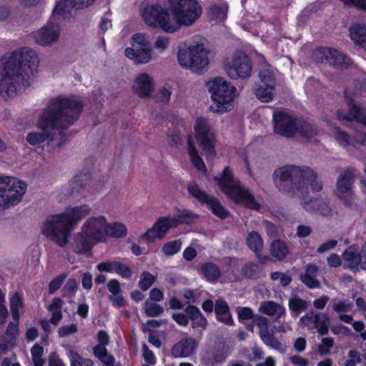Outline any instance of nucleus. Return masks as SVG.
Listing matches in <instances>:
<instances>
[{"label":"nucleus","mask_w":366,"mask_h":366,"mask_svg":"<svg viewBox=\"0 0 366 366\" xmlns=\"http://www.w3.org/2000/svg\"><path fill=\"white\" fill-rule=\"evenodd\" d=\"M352 147L366 149V133L357 132L355 136Z\"/></svg>","instance_id":"nucleus-62"},{"label":"nucleus","mask_w":366,"mask_h":366,"mask_svg":"<svg viewBox=\"0 0 366 366\" xmlns=\"http://www.w3.org/2000/svg\"><path fill=\"white\" fill-rule=\"evenodd\" d=\"M176 221L172 220V217L159 218L153 227L144 233L141 239H147L153 241L164 237L170 228L175 227Z\"/></svg>","instance_id":"nucleus-22"},{"label":"nucleus","mask_w":366,"mask_h":366,"mask_svg":"<svg viewBox=\"0 0 366 366\" xmlns=\"http://www.w3.org/2000/svg\"><path fill=\"white\" fill-rule=\"evenodd\" d=\"M343 259L348 263L350 268L360 267L359 254H356L355 247H348L342 254Z\"/></svg>","instance_id":"nucleus-46"},{"label":"nucleus","mask_w":366,"mask_h":366,"mask_svg":"<svg viewBox=\"0 0 366 366\" xmlns=\"http://www.w3.org/2000/svg\"><path fill=\"white\" fill-rule=\"evenodd\" d=\"M270 249L272 254L278 259H284L288 253L286 244L280 240L274 241L271 244Z\"/></svg>","instance_id":"nucleus-47"},{"label":"nucleus","mask_w":366,"mask_h":366,"mask_svg":"<svg viewBox=\"0 0 366 366\" xmlns=\"http://www.w3.org/2000/svg\"><path fill=\"white\" fill-rule=\"evenodd\" d=\"M170 87L164 86L157 94V100L162 103H168L171 97Z\"/></svg>","instance_id":"nucleus-58"},{"label":"nucleus","mask_w":366,"mask_h":366,"mask_svg":"<svg viewBox=\"0 0 366 366\" xmlns=\"http://www.w3.org/2000/svg\"><path fill=\"white\" fill-rule=\"evenodd\" d=\"M76 6L74 0H61L54 7L50 20L41 29L33 32L32 37L39 45L46 46L56 43L60 36L58 21L69 16Z\"/></svg>","instance_id":"nucleus-5"},{"label":"nucleus","mask_w":366,"mask_h":366,"mask_svg":"<svg viewBox=\"0 0 366 366\" xmlns=\"http://www.w3.org/2000/svg\"><path fill=\"white\" fill-rule=\"evenodd\" d=\"M96 244V242L81 230V232L74 234L72 242L71 243V248L76 254H86L89 252Z\"/></svg>","instance_id":"nucleus-25"},{"label":"nucleus","mask_w":366,"mask_h":366,"mask_svg":"<svg viewBox=\"0 0 366 366\" xmlns=\"http://www.w3.org/2000/svg\"><path fill=\"white\" fill-rule=\"evenodd\" d=\"M144 310L147 316L156 317L161 315L164 310L158 304L151 300H147L144 303Z\"/></svg>","instance_id":"nucleus-51"},{"label":"nucleus","mask_w":366,"mask_h":366,"mask_svg":"<svg viewBox=\"0 0 366 366\" xmlns=\"http://www.w3.org/2000/svg\"><path fill=\"white\" fill-rule=\"evenodd\" d=\"M193 128L197 143L207 157L213 158L216 155L217 134L212 121L199 117L195 119Z\"/></svg>","instance_id":"nucleus-12"},{"label":"nucleus","mask_w":366,"mask_h":366,"mask_svg":"<svg viewBox=\"0 0 366 366\" xmlns=\"http://www.w3.org/2000/svg\"><path fill=\"white\" fill-rule=\"evenodd\" d=\"M26 184L14 177L0 174V212L17 205L23 199Z\"/></svg>","instance_id":"nucleus-10"},{"label":"nucleus","mask_w":366,"mask_h":366,"mask_svg":"<svg viewBox=\"0 0 366 366\" xmlns=\"http://www.w3.org/2000/svg\"><path fill=\"white\" fill-rule=\"evenodd\" d=\"M277 71L272 66L267 65L259 71V78L261 79V85L269 86L272 84L273 87L276 86Z\"/></svg>","instance_id":"nucleus-34"},{"label":"nucleus","mask_w":366,"mask_h":366,"mask_svg":"<svg viewBox=\"0 0 366 366\" xmlns=\"http://www.w3.org/2000/svg\"><path fill=\"white\" fill-rule=\"evenodd\" d=\"M309 304L305 300L297 297L289 299L288 307L293 316H297L300 313L307 310Z\"/></svg>","instance_id":"nucleus-39"},{"label":"nucleus","mask_w":366,"mask_h":366,"mask_svg":"<svg viewBox=\"0 0 366 366\" xmlns=\"http://www.w3.org/2000/svg\"><path fill=\"white\" fill-rule=\"evenodd\" d=\"M206 86L214 103L209 107L214 113L224 114L234 108L235 98L238 95L237 88L222 77L217 76L209 80Z\"/></svg>","instance_id":"nucleus-6"},{"label":"nucleus","mask_w":366,"mask_h":366,"mask_svg":"<svg viewBox=\"0 0 366 366\" xmlns=\"http://www.w3.org/2000/svg\"><path fill=\"white\" fill-rule=\"evenodd\" d=\"M66 355L70 360L71 366H94V362L92 360L81 357L72 349H69Z\"/></svg>","instance_id":"nucleus-42"},{"label":"nucleus","mask_w":366,"mask_h":366,"mask_svg":"<svg viewBox=\"0 0 366 366\" xmlns=\"http://www.w3.org/2000/svg\"><path fill=\"white\" fill-rule=\"evenodd\" d=\"M201 272L209 282H216L221 275L219 268L212 262L204 264L201 267Z\"/></svg>","instance_id":"nucleus-35"},{"label":"nucleus","mask_w":366,"mask_h":366,"mask_svg":"<svg viewBox=\"0 0 366 366\" xmlns=\"http://www.w3.org/2000/svg\"><path fill=\"white\" fill-rule=\"evenodd\" d=\"M315 61L329 64L337 68L347 69L352 61L350 57L335 49L320 47L313 54Z\"/></svg>","instance_id":"nucleus-14"},{"label":"nucleus","mask_w":366,"mask_h":366,"mask_svg":"<svg viewBox=\"0 0 366 366\" xmlns=\"http://www.w3.org/2000/svg\"><path fill=\"white\" fill-rule=\"evenodd\" d=\"M223 68L232 79H246L252 73L251 61L243 51H237L230 58L225 59Z\"/></svg>","instance_id":"nucleus-13"},{"label":"nucleus","mask_w":366,"mask_h":366,"mask_svg":"<svg viewBox=\"0 0 366 366\" xmlns=\"http://www.w3.org/2000/svg\"><path fill=\"white\" fill-rule=\"evenodd\" d=\"M91 207L88 204H81L76 207H69L62 212L65 217L74 229V226L91 212Z\"/></svg>","instance_id":"nucleus-26"},{"label":"nucleus","mask_w":366,"mask_h":366,"mask_svg":"<svg viewBox=\"0 0 366 366\" xmlns=\"http://www.w3.org/2000/svg\"><path fill=\"white\" fill-rule=\"evenodd\" d=\"M197 215L189 209H182L178 211L175 217H172V220L176 221L175 227L179 224H189L194 219L197 218Z\"/></svg>","instance_id":"nucleus-44"},{"label":"nucleus","mask_w":366,"mask_h":366,"mask_svg":"<svg viewBox=\"0 0 366 366\" xmlns=\"http://www.w3.org/2000/svg\"><path fill=\"white\" fill-rule=\"evenodd\" d=\"M337 244V241L335 239H331L327 242H324L317 248V252L322 254L329 252L330 250L334 249Z\"/></svg>","instance_id":"nucleus-64"},{"label":"nucleus","mask_w":366,"mask_h":366,"mask_svg":"<svg viewBox=\"0 0 366 366\" xmlns=\"http://www.w3.org/2000/svg\"><path fill=\"white\" fill-rule=\"evenodd\" d=\"M72 227L62 212L49 215L41 226V233L61 247L69 242Z\"/></svg>","instance_id":"nucleus-9"},{"label":"nucleus","mask_w":366,"mask_h":366,"mask_svg":"<svg viewBox=\"0 0 366 366\" xmlns=\"http://www.w3.org/2000/svg\"><path fill=\"white\" fill-rule=\"evenodd\" d=\"M66 277V275L63 274L52 280L49 285V293L53 294L55 291L59 289Z\"/></svg>","instance_id":"nucleus-59"},{"label":"nucleus","mask_w":366,"mask_h":366,"mask_svg":"<svg viewBox=\"0 0 366 366\" xmlns=\"http://www.w3.org/2000/svg\"><path fill=\"white\" fill-rule=\"evenodd\" d=\"M222 191L236 203L242 204L247 207L259 210L261 205L256 201L249 190L242 186L238 179H234L228 167L224 168L220 177H216Z\"/></svg>","instance_id":"nucleus-8"},{"label":"nucleus","mask_w":366,"mask_h":366,"mask_svg":"<svg viewBox=\"0 0 366 366\" xmlns=\"http://www.w3.org/2000/svg\"><path fill=\"white\" fill-rule=\"evenodd\" d=\"M273 119L274 132L282 136L291 137L298 134L310 141H317V129L307 122L281 111L274 112Z\"/></svg>","instance_id":"nucleus-7"},{"label":"nucleus","mask_w":366,"mask_h":366,"mask_svg":"<svg viewBox=\"0 0 366 366\" xmlns=\"http://www.w3.org/2000/svg\"><path fill=\"white\" fill-rule=\"evenodd\" d=\"M242 273L247 278L256 279L259 277L260 269L257 264L248 262L242 267Z\"/></svg>","instance_id":"nucleus-50"},{"label":"nucleus","mask_w":366,"mask_h":366,"mask_svg":"<svg viewBox=\"0 0 366 366\" xmlns=\"http://www.w3.org/2000/svg\"><path fill=\"white\" fill-rule=\"evenodd\" d=\"M76 331L77 325L76 324H71L60 327L58 330V334L60 337H66L75 333Z\"/></svg>","instance_id":"nucleus-61"},{"label":"nucleus","mask_w":366,"mask_h":366,"mask_svg":"<svg viewBox=\"0 0 366 366\" xmlns=\"http://www.w3.org/2000/svg\"><path fill=\"white\" fill-rule=\"evenodd\" d=\"M154 277L147 272H143L140 276L139 286L142 290H147L154 282Z\"/></svg>","instance_id":"nucleus-54"},{"label":"nucleus","mask_w":366,"mask_h":366,"mask_svg":"<svg viewBox=\"0 0 366 366\" xmlns=\"http://www.w3.org/2000/svg\"><path fill=\"white\" fill-rule=\"evenodd\" d=\"M171 39L165 36H158L154 41V49L159 54L165 53L169 48Z\"/></svg>","instance_id":"nucleus-48"},{"label":"nucleus","mask_w":366,"mask_h":366,"mask_svg":"<svg viewBox=\"0 0 366 366\" xmlns=\"http://www.w3.org/2000/svg\"><path fill=\"white\" fill-rule=\"evenodd\" d=\"M177 60L182 68L201 74L209 64L208 51L202 44L179 47Z\"/></svg>","instance_id":"nucleus-11"},{"label":"nucleus","mask_w":366,"mask_h":366,"mask_svg":"<svg viewBox=\"0 0 366 366\" xmlns=\"http://www.w3.org/2000/svg\"><path fill=\"white\" fill-rule=\"evenodd\" d=\"M19 322L14 320L10 322L5 332L4 338L9 346H14L17 342V337L19 336Z\"/></svg>","instance_id":"nucleus-41"},{"label":"nucleus","mask_w":366,"mask_h":366,"mask_svg":"<svg viewBox=\"0 0 366 366\" xmlns=\"http://www.w3.org/2000/svg\"><path fill=\"white\" fill-rule=\"evenodd\" d=\"M81 110V103L76 99L61 97L51 99L41 111L37 130L27 134L26 142L35 147L51 143L60 147L66 142L64 130L77 120Z\"/></svg>","instance_id":"nucleus-1"},{"label":"nucleus","mask_w":366,"mask_h":366,"mask_svg":"<svg viewBox=\"0 0 366 366\" xmlns=\"http://www.w3.org/2000/svg\"><path fill=\"white\" fill-rule=\"evenodd\" d=\"M188 154L190 157V160L197 169L199 171L206 172V167L202 159L198 154L194 143L192 140V136L188 137Z\"/></svg>","instance_id":"nucleus-33"},{"label":"nucleus","mask_w":366,"mask_h":366,"mask_svg":"<svg viewBox=\"0 0 366 366\" xmlns=\"http://www.w3.org/2000/svg\"><path fill=\"white\" fill-rule=\"evenodd\" d=\"M0 74V97L14 98L31 85V78L38 72L39 58L29 47L15 49L3 59Z\"/></svg>","instance_id":"nucleus-3"},{"label":"nucleus","mask_w":366,"mask_h":366,"mask_svg":"<svg viewBox=\"0 0 366 366\" xmlns=\"http://www.w3.org/2000/svg\"><path fill=\"white\" fill-rule=\"evenodd\" d=\"M299 324L310 331L317 330L320 335H325L329 331L330 318L325 312H310L300 318Z\"/></svg>","instance_id":"nucleus-18"},{"label":"nucleus","mask_w":366,"mask_h":366,"mask_svg":"<svg viewBox=\"0 0 366 366\" xmlns=\"http://www.w3.org/2000/svg\"><path fill=\"white\" fill-rule=\"evenodd\" d=\"M276 187L282 192L291 193L301 200L302 207L307 212L327 216L331 208L327 199H309L306 195L310 189L314 192L322 189V183L317 173L307 166L287 165L277 169L273 174Z\"/></svg>","instance_id":"nucleus-2"},{"label":"nucleus","mask_w":366,"mask_h":366,"mask_svg":"<svg viewBox=\"0 0 366 366\" xmlns=\"http://www.w3.org/2000/svg\"><path fill=\"white\" fill-rule=\"evenodd\" d=\"M350 36L352 41L366 51V25L354 24L350 28Z\"/></svg>","instance_id":"nucleus-29"},{"label":"nucleus","mask_w":366,"mask_h":366,"mask_svg":"<svg viewBox=\"0 0 366 366\" xmlns=\"http://www.w3.org/2000/svg\"><path fill=\"white\" fill-rule=\"evenodd\" d=\"M107 219L104 215L87 218L81 227V231L96 243L105 242V231Z\"/></svg>","instance_id":"nucleus-15"},{"label":"nucleus","mask_w":366,"mask_h":366,"mask_svg":"<svg viewBox=\"0 0 366 366\" xmlns=\"http://www.w3.org/2000/svg\"><path fill=\"white\" fill-rule=\"evenodd\" d=\"M187 190L199 202L206 203L216 216L221 219H224L227 216V210L221 205L219 202L216 198L210 197L204 191H202L197 184H189Z\"/></svg>","instance_id":"nucleus-19"},{"label":"nucleus","mask_w":366,"mask_h":366,"mask_svg":"<svg viewBox=\"0 0 366 366\" xmlns=\"http://www.w3.org/2000/svg\"><path fill=\"white\" fill-rule=\"evenodd\" d=\"M172 16L167 9L159 4H147L142 8V16L146 24L161 29L166 33H174L182 26H192L202 15V8L197 0H168Z\"/></svg>","instance_id":"nucleus-4"},{"label":"nucleus","mask_w":366,"mask_h":366,"mask_svg":"<svg viewBox=\"0 0 366 366\" xmlns=\"http://www.w3.org/2000/svg\"><path fill=\"white\" fill-rule=\"evenodd\" d=\"M124 54L136 65L147 64L154 59L153 51L150 46L128 47Z\"/></svg>","instance_id":"nucleus-24"},{"label":"nucleus","mask_w":366,"mask_h":366,"mask_svg":"<svg viewBox=\"0 0 366 366\" xmlns=\"http://www.w3.org/2000/svg\"><path fill=\"white\" fill-rule=\"evenodd\" d=\"M355 169H347L343 171L337 181L336 195L347 206H350L354 200L353 183Z\"/></svg>","instance_id":"nucleus-16"},{"label":"nucleus","mask_w":366,"mask_h":366,"mask_svg":"<svg viewBox=\"0 0 366 366\" xmlns=\"http://www.w3.org/2000/svg\"><path fill=\"white\" fill-rule=\"evenodd\" d=\"M227 9L225 3L219 5L213 4L209 9V15L214 19L224 20L227 18Z\"/></svg>","instance_id":"nucleus-45"},{"label":"nucleus","mask_w":366,"mask_h":366,"mask_svg":"<svg viewBox=\"0 0 366 366\" xmlns=\"http://www.w3.org/2000/svg\"><path fill=\"white\" fill-rule=\"evenodd\" d=\"M259 312L268 316H277L280 319L285 315V308L273 301H264L260 303Z\"/></svg>","instance_id":"nucleus-27"},{"label":"nucleus","mask_w":366,"mask_h":366,"mask_svg":"<svg viewBox=\"0 0 366 366\" xmlns=\"http://www.w3.org/2000/svg\"><path fill=\"white\" fill-rule=\"evenodd\" d=\"M117 261H105L102 262L101 263H99L97 265V269L101 272H115L116 270V265H117Z\"/></svg>","instance_id":"nucleus-57"},{"label":"nucleus","mask_w":366,"mask_h":366,"mask_svg":"<svg viewBox=\"0 0 366 366\" xmlns=\"http://www.w3.org/2000/svg\"><path fill=\"white\" fill-rule=\"evenodd\" d=\"M182 244L180 239L169 241L163 246L162 252L166 256H172L180 250Z\"/></svg>","instance_id":"nucleus-49"},{"label":"nucleus","mask_w":366,"mask_h":366,"mask_svg":"<svg viewBox=\"0 0 366 366\" xmlns=\"http://www.w3.org/2000/svg\"><path fill=\"white\" fill-rule=\"evenodd\" d=\"M271 278L273 280H280L283 286H287L292 281V278L289 274L280 272H272Z\"/></svg>","instance_id":"nucleus-60"},{"label":"nucleus","mask_w":366,"mask_h":366,"mask_svg":"<svg viewBox=\"0 0 366 366\" xmlns=\"http://www.w3.org/2000/svg\"><path fill=\"white\" fill-rule=\"evenodd\" d=\"M155 83L153 77L145 72L138 74L134 79L133 92L142 99L149 98L154 92Z\"/></svg>","instance_id":"nucleus-20"},{"label":"nucleus","mask_w":366,"mask_h":366,"mask_svg":"<svg viewBox=\"0 0 366 366\" xmlns=\"http://www.w3.org/2000/svg\"><path fill=\"white\" fill-rule=\"evenodd\" d=\"M197 346L198 342L194 338L187 337L174 345L171 354L175 358L188 357L195 352Z\"/></svg>","instance_id":"nucleus-23"},{"label":"nucleus","mask_w":366,"mask_h":366,"mask_svg":"<svg viewBox=\"0 0 366 366\" xmlns=\"http://www.w3.org/2000/svg\"><path fill=\"white\" fill-rule=\"evenodd\" d=\"M247 244L249 248L259 257V253L263 248V240L261 236L257 232H250L247 238Z\"/></svg>","instance_id":"nucleus-38"},{"label":"nucleus","mask_w":366,"mask_h":366,"mask_svg":"<svg viewBox=\"0 0 366 366\" xmlns=\"http://www.w3.org/2000/svg\"><path fill=\"white\" fill-rule=\"evenodd\" d=\"M268 85L269 86L260 85L256 89V96L263 102H268L272 100L276 94L275 87H273L272 84Z\"/></svg>","instance_id":"nucleus-37"},{"label":"nucleus","mask_w":366,"mask_h":366,"mask_svg":"<svg viewBox=\"0 0 366 366\" xmlns=\"http://www.w3.org/2000/svg\"><path fill=\"white\" fill-rule=\"evenodd\" d=\"M150 46L148 36L142 33H136L132 37L131 47Z\"/></svg>","instance_id":"nucleus-52"},{"label":"nucleus","mask_w":366,"mask_h":366,"mask_svg":"<svg viewBox=\"0 0 366 366\" xmlns=\"http://www.w3.org/2000/svg\"><path fill=\"white\" fill-rule=\"evenodd\" d=\"M115 272L124 279L130 278L132 274V269L128 265L120 262L117 263Z\"/></svg>","instance_id":"nucleus-55"},{"label":"nucleus","mask_w":366,"mask_h":366,"mask_svg":"<svg viewBox=\"0 0 366 366\" xmlns=\"http://www.w3.org/2000/svg\"><path fill=\"white\" fill-rule=\"evenodd\" d=\"M214 312L216 315L229 312V306L225 301L222 300H217L215 302Z\"/></svg>","instance_id":"nucleus-63"},{"label":"nucleus","mask_w":366,"mask_h":366,"mask_svg":"<svg viewBox=\"0 0 366 366\" xmlns=\"http://www.w3.org/2000/svg\"><path fill=\"white\" fill-rule=\"evenodd\" d=\"M254 324L259 329V335L262 342L268 347L284 353L286 350V345L279 341L272 332L269 330V320L261 315H255L253 320Z\"/></svg>","instance_id":"nucleus-17"},{"label":"nucleus","mask_w":366,"mask_h":366,"mask_svg":"<svg viewBox=\"0 0 366 366\" xmlns=\"http://www.w3.org/2000/svg\"><path fill=\"white\" fill-rule=\"evenodd\" d=\"M318 268L315 264L307 266L305 274L301 275L302 282L310 288H317L320 282L317 280Z\"/></svg>","instance_id":"nucleus-32"},{"label":"nucleus","mask_w":366,"mask_h":366,"mask_svg":"<svg viewBox=\"0 0 366 366\" xmlns=\"http://www.w3.org/2000/svg\"><path fill=\"white\" fill-rule=\"evenodd\" d=\"M324 121L326 122L327 125L330 127V132L334 139L340 146L343 147L352 146L353 141L350 139V137L347 133L342 131L338 127L331 124L328 119H325Z\"/></svg>","instance_id":"nucleus-31"},{"label":"nucleus","mask_w":366,"mask_h":366,"mask_svg":"<svg viewBox=\"0 0 366 366\" xmlns=\"http://www.w3.org/2000/svg\"><path fill=\"white\" fill-rule=\"evenodd\" d=\"M345 99L349 107V112L345 113L342 110H338L337 112V119L347 122L355 120L366 126V109L354 104L353 99L350 97L347 92H345Z\"/></svg>","instance_id":"nucleus-21"},{"label":"nucleus","mask_w":366,"mask_h":366,"mask_svg":"<svg viewBox=\"0 0 366 366\" xmlns=\"http://www.w3.org/2000/svg\"><path fill=\"white\" fill-rule=\"evenodd\" d=\"M237 313L239 321L254 319V312L249 307H237Z\"/></svg>","instance_id":"nucleus-56"},{"label":"nucleus","mask_w":366,"mask_h":366,"mask_svg":"<svg viewBox=\"0 0 366 366\" xmlns=\"http://www.w3.org/2000/svg\"><path fill=\"white\" fill-rule=\"evenodd\" d=\"M90 180V175L88 174H76L69 182V187L71 194L79 193Z\"/></svg>","instance_id":"nucleus-36"},{"label":"nucleus","mask_w":366,"mask_h":366,"mask_svg":"<svg viewBox=\"0 0 366 366\" xmlns=\"http://www.w3.org/2000/svg\"><path fill=\"white\" fill-rule=\"evenodd\" d=\"M227 357V352L223 350H217L213 353H207L203 357V362L207 366H214L224 362Z\"/></svg>","instance_id":"nucleus-40"},{"label":"nucleus","mask_w":366,"mask_h":366,"mask_svg":"<svg viewBox=\"0 0 366 366\" xmlns=\"http://www.w3.org/2000/svg\"><path fill=\"white\" fill-rule=\"evenodd\" d=\"M24 306L21 297L18 293H14L10 297V310L14 320L19 322L20 312L19 310Z\"/></svg>","instance_id":"nucleus-43"},{"label":"nucleus","mask_w":366,"mask_h":366,"mask_svg":"<svg viewBox=\"0 0 366 366\" xmlns=\"http://www.w3.org/2000/svg\"><path fill=\"white\" fill-rule=\"evenodd\" d=\"M353 304L349 300H334L332 303V310L339 314V319L345 323H352V316L344 314L352 310Z\"/></svg>","instance_id":"nucleus-28"},{"label":"nucleus","mask_w":366,"mask_h":366,"mask_svg":"<svg viewBox=\"0 0 366 366\" xmlns=\"http://www.w3.org/2000/svg\"><path fill=\"white\" fill-rule=\"evenodd\" d=\"M32 360L35 366H43L44 360L41 357L43 354V348L39 345H35L31 350Z\"/></svg>","instance_id":"nucleus-53"},{"label":"nucleus","mask_w":366,"mask_h":366,"mask_svg":"<svg viewBox=\"0 0 366 366\" xmlns=\"http://www.w3.org/2000/svg\"><path fill=\"white\" fill-rule=\"evenodd\" d=\"M127 234V229L125 224L119 222H109L105 231V242L108 237L122 238Z\"/></svg>","instance_id":"nucleus-30"}]
</instances>
